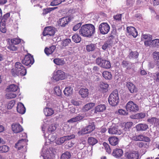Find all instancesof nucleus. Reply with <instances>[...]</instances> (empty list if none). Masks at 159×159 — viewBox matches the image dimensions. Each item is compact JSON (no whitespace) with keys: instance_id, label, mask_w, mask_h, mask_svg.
I'll list each match as a JSON object with an SVG mask.
<instances>
[{"instance_id":"obj_47","label":"nucleus","mask_w":159,"mask_h":159,"mask_svg":"<svg viewBox=\"0 0 159 159\" xmlns=\"http://www.w3.org/2000/svg\"><path fill=\"white\" fill-rule=\"evenodd\" d=\"M152 47L157 48H159V39H155L152 40Z\"/></svg>"},{"instance_id":"obj_51","label":"nucleus","mask_w":159,"mask_h":159,"mask_svg":"<svg viewBox=\"0 0 159 159\" xmlns=\"http://www.w3.org/2000/svg\"><path fill=\"white\" fill-rule=\"evenodd\" d=\"M137 145L139 148H144L148 147V145L146 143L143 142L138 143Z\"/></svg>"},{"instance_id":"obj_48","label":"nucleus","mask_w":159,"mask_h":159,"mask_svg":"<svg viewBox=\"0 0 159 159\" xmlns=\"http://www.w3.org/2000/svg\"><path fill=\"white\" fill-rule=\"evenodd\" d=\"M15 104V101L14 100H12L9 101L7 105L8 109H11Z\"/></svg>"},{"instance_id":"obj_19","label":"nucleus","mask_w":159,"mask_h":159,"mask_svg":"<svg viewBox=\"0 0 159 159\" xmlns=\"http://www.w3.org/2000/svg\"><path fill=\"white\" fill-rule=\"evenodd\" d=\"M100 66L102 68L106 69H109L111 67V65L109 61L100 59Z\"/></svg>"},{"instance_id":"obj_46","label":"nucleus","mask_w":159,"mask_h":159,"mask_svg":"<svg viewBox=\"0 0 159 159\" xmlns=\"http://www.w3.org/2000/svg\"><path fill=\"white\" fill-rule=\"evenodd\" d=\"M9 149V147L6 145H3L0 146V152H7L8 151Z\"/></svg>"},{"instance_id":"obj_27","label":"nucleus","mask_w":159,"mask_h":159,"mask_svg":"<svg viewBox=\"0 0 159 159\" xmlns=\"http://www.w3.org/2000/svg\"><path fill=\"white\" fill-rule=\"evenodd\" d=\"M56 48L55 46L52 45L49 48L46 47L44 49V52L45 54L48 56L52 54Z\"/></svg>"},{"instance_id":"obj_7","label":"nucleus","mask_w":159,"mask_h":159,"mask_svg":"<svg viewBox=\"0 0 159 159\" xmlns=\"http://www.w3.org/2000/svg\"><path fill=\"white\" fill-rule=\"evenodd\" d=\"M126 108L128 111L130 112H136L139 110L138 106L132 101H130L127 103Z\"/></svg>"},{"instance_id":"obj_52","label":"nucleus","mask_w":159,"mask_h":159,"mask_svg":"<svg viewBox=\"0 0 159 159\" xmlns=\"http://www.w3.org/2000/svg\"><path fill=\"white\" fill-rule=\"evenodd\" d=\"M71 42V39H66L62 41V45L65 47L68 46Z\"/></svg>"},{"instance_id":"obj_21","label":"nucleus","mask_w":159,"mask_h":159,"mask_svg":"<svg viewBox=\"0 0 159 159\" xmlns=\"http://www.w3.org/2000/svg\"><path fill=\"white\" fill-rule=\"evenodd\" d=\"M109 143L112 146H116L118 144L119 142V139L115 136L110 137L108 139Z\"/></svg>"},{"instance_id":"obj_25","label":"nucleus","mask_w":159,"mask_h":159,"mask_svg":"<svg viewBox=\"0 0 159 159\" xmlns=\"http://www.w3.org/2000/svg\"><path fill=\"white\" fill-rule=\"evenodd\" d=\"M84 117V116H83L79 114L78 116L69 120L67 122L69 123L76 122L82 120Z\"/></svg>"},{"instance_id":"obj_44","label":"nucleus","mask_w":159,"mask_h":159,"mask_svg":"<svg viewBox=\"0 0 159 159\" xmlns=\"http://www.w3.org/2000/svg\"><path fill=\"white\" fill-rule=\"evenodd\" d=\"M139 56V53L136 51H131L129 53V56L130 58L136 59Z\"/></svg>"},{"instance_id":"obj_5","label":"nucleus","mask_w":159,"mask_h":159,"mask_svg":"<svg viewBox=\"0 0 159 159\" xmlns=\"http://www.w3.org/2000/svg\"><path fill=\"white\" fill-rule=\"evenodd\" d=\"M129 136L130 139L134 141H143L145 142H149L150 139L148 137L144 136L143 134H139L138 135H135L130 134Z\"/></svg>"},{"instance_id":"obj_54","label":"nucleus","mask_w":159,"mask_h":159,"mask_svg":"<svg viewBox=\"0 0 159 159\" xmlns=\"http://www.w3.org/2000/svg\"><path fill=\"white\" fill-rule=\"evenodd\" d=\"M16 97V95L13 93H10L7 94L6 98L7 99H11L15 98Z\"/></svg>"},{"instance_id":"obj_49","label":"nucleus","mask_w":159,"mask_h":159,"mask_svg":"<svg viewBox=\"0 0 159 159\" xmlns=\"http://www.w3.org/2000/svg\"><path fill=\"white\" fill-rule=\"evenodd\" d=\"M56 125L52 124L49 126L48 129L49 132L52 133L56 129Z\"/></svg>"},{"instance_id":"obj_38","label":"nucleus","mask_w":159,"mask_h":159,"mask_svg":"<svg viewBox=\"0 0 159 159\" xmlns=\"http://www.w3.org/2000/svg\"><path fill=\"white\" fill-rule=\"evenodd\" d=\"M72 40L75 43H80L81 40V37L78 34H75L72 37Z\"/></svg>"},{"instance_id":"obj_64","label":"nucleus","mask_w":159,"mask_h":159,"mask_svg":"<svg viewBox=\"0 0 159 159\" xmlns=\"http://www.w3.org/2000/svg\"><path fill=\"white\" fill-rule=\"evenodd\" d=\"M94 114H98L99 112V105L96 106L94 109Z\"/></svg>"},{"instance_id":"obj_28","label":"nucleus","mask_w":159,"mask_h":159,"mask_svg":"<svg viewBox=\"0 0 159 159\" xmlns=\"http://www.w3.org/2000/svg\"><path fill=\"white\" fill-rule=\"evenodd\" d=\"M87 89L81 88L79 91V94L83 98H85L88 95L89 92Z\"/></svg>"},{"instance_id":"obj_20","label":"nucleus","mask_w":159,"mask_h":159,"mask_svg":"<svg viewBox=\"0 0 159 159\" xmlns=\"http://www.w3.org/2000/svg\"><path fill=\"white\" fill-rule=\"evenodd\" d=\"M16 110L18 113L21 114H24L26 110L24 105L21 102L18 103Z\"/></svg>"},{"instance_id":"obj_16","label":"nucleus","mask_w":159,"mask_h":159,"mask_svg":"<svg viewBox=\"0 0 159 159\" xmlns=\"http://www.w3.org/2000/svg\"><path fill=\"white\" fill-rule=\"evenodd\" d=\"M123 152L122 149L120 148H116L112 152V155L115 157L119 158L123 155Z\"/></svg>"},{"instance_id":"obj_26","label":"nucleus","mask_w":159,"mask_h":159,"mask_svg":"<svg viewBox=\"0 0 159 159\" xmlns=\"http://www.w3.org/2000/svg\"><path fill=\"white\" fill-rule=\"evenodd\" d=\"M109 85L107 83L102 82L100 83V91L102 93H105L108 91Z\"/></svg>"},{"instance_id":"obj_29","label":"nucleus","mask_w":159,"mask_h":159,"mask_svg":"<svg viewBox=\"0 0 159 159\" xmlns=\"http://www.w3.org/2000/svg\"><path fill=\"white\" fill-rule=\"evenodd\" d=\"M95 105V104L94 103H90L86 104L84 106L82 110L84 112H86L94 107Z\"/></svg>"},{"instance_id":"obj_50","label":"nucleus","mask_w":159,"mask_h":159,"mask_svg":"<svg viewBox=\"0 0 159 159\" xmlns=\"http://www.w3.org/2000/svg\"><path fill=\"white\" fill-rule=\"evenodd\" d=\"M0 30L1 32L3 33H5L7 31L4 24L1 21L0 23Z\"/></svg>"},{"instance_id":"obj_1","label":"nucleus","mask_w":159,"mask_h":159,"mask_svg":"<svg viewBox=\"0 0 159 159\" xmlns=\"http://www.w3.org/2000/svg\"><path fill=\"white\" fill-rule=\"evenodd\" d=\"M95 27L91 24H86L83 25L79 30V34L86 37H90L95 32Z\"/></svg>"},{"instance_id":"obj_17","label":"nucleus","mask_w":159,"mask_h":159,"mask_svg":"<svg viewBox=\"0 0 159 159\" xmlns=\"http://www.w3.org/2000/svg\"><path fill=\"white\" fill-rule=\"evenodd\" d=\"M154 62L158 69H159V52L155 51L153 53Z\"/></svg>"},{"instance_id":"obj_9","label":"nucleus","mask_w":159,"mask_h":159,"mask_svg":"<svg viewBox=\"0 0 159 159\" xmlns=\"http://www.w3.org/2000/svg\"><path fill=\"white\" fill-rule=\"evenodd\" d=\"M110 29V27L107 23H102L100 25V33L103 34H107Z\"/></svg>"},{"instance_id":"obj_32","label":"nucleus","mask_w":159,"mask_h":159,"mask_svg":"<svg viewBox=\"0 0 159 159\" xmlns=\"http://www.w3.org/2000/svg\"><path fill=\"white\" fill-rule=\"evenodd\" d=\"M72 92L73 89L70 87H66L63 91L64 94L67 96L72 95Z\"/></svg>"},{"instance_id":"obj_8","label":"nucleus","mask_w":159,"mask_h":159,"mask_svg":"<svg viewBox=\"0 0 159 159\" xmlns=\"http://www.w3.org/2000/svg\"><path fill=\"white\" fill-rule=\"evenodd\" d=\"M125 156L127 159H139V155L137 151H130L126 152Z\"/></svg>"},{"instance_id":"obj_31","label":"nucleus","mask_w":159,"mask_h":159,"mask_svg":"<svg viewBox=\"0 0 159 159\" xmlns=\"http://www.w3.org/2000/svg\"><path fill=\"white\" fill-rule=\"evenodd\" d=\"M145 114L144 113H140L132 116L131 118L134 119H140L145 117Z\"/></svg>"},{"instance_id":"obj_62","label":"nucleus","mask_w":159,"mask_h":159,"mask_svg":"<svg viewBox=\"0 0 159 159\" xmlns=\"http://www.w3.org/2000/svg\"><path fill=\"white\" fill-rule=\"evenodd\" d=\"M10 16V13H7L5 14L3 16L2 19L1 20V22L2 20H4V21L5 22V20H7Z\"/></svg>"},{"instance_id":"obj_42","label":"nucleus","mask_w":159,"mask_h":159,"mask_svg":"<svg viewBox=\"0 0 159 159\" xmlns=\"http://www.w3.org/2000/svg\"><path fill=\"white\" fill-rule=\"evenodd\" d=\"M54 90L55 93L57 96H60L61 95L62 91L59 86H57L54 87Z\"/></svg>"},{"instance_id":"obj_58","label":"nucleus","mask_w":159,"mask_h":159,"mask_svg":"<svg viewBox=\"0 0 159 159\" xmlns=\"http://www.w3.org/2000/svg\"><path fill=\"white\" fill-rule=\"evenodd\" d=\"M142 38L144 39L151 40L152 39V36L151 35L144 34L143 35Z\"/></svg>"},{"instance_id":"obj_57","label":"nucleus","mask_w":159,"mask_h":159,"mask_svg":"<svg viewBox=\"0 0 159 159\" xmlns=\"http://www.w3.org/2000/svg\"><path fill=\"white\" fill-rule=\"evenodd\" d=\"M82 23H79L75 25L73 28V30L74 31H76L78 30L80 27H81Z\"/></svg>"},{"instance_id":"obj_37","label":"nucleus","mask_w":159,"mask_h":159,"mask_svg":"<svg viewBox=\"0 0 159 159\" xmlns=\"http://www.w3.org/2000/svg\"><path fill=\"white\" fill-rule=\"evenodd\" d=\"M18 89V87L16 85L12 84L9 85L7 89L10 92H15Z\"/></svg>"},{"instance_id":"obj_6","label":"nucleus","mask_w":159,"mask_h":159,"mask_svg":"<svg viewBox=\"0 0 159 159\" xmlns=\"http://www.w3.org/2000/svg\"><path fill=\"white\" fill-rule=\"evenodd\" d=\"M22 63L26 66H30L34 62V59L33 56L29 53L26 55L22 60Z\"/></svg>"},{"instance_id":"obj_2","label":"nucleus","mask_w":159,"mask_h":159,"mask_svg":"<svg viewBox=\"0 0 159 159\" xmlns=\"http://www.w3.org/2000/svg\"><path fill=\"white\" fill-rule=\"evenodd\" d=\"M11 73L14 77L19 75L23 76L26 75V70L21 63L17 62L15 63V68L11 70Z\"/></svg>"},{"instance_id":"obj_61","label":"nucleus","mask_w":159,"mask_h":159,"mask_svg":"<svg viewBox=\"0 0 159 159\" xmlns=\"http://www.w3.org/2000/svg\"><path fill=\"white\" fill-rule=\"evenodd\" d=\"M112 44H109V43L107 42V41L102 46V48L104 50H106L108 47L109 46H111Z\"/></svg>"},{"instance_id":"obj_23","label":"nucleus","mask_w":159,"mask_h":159,"mask_svg":"<svg viewBox=\"0 0 159 159\" xmlns=\"http://www.w3.org/2000/svg\"><path fill=\"white\" fill-rule=\"evenodd\" d=\"M126 86L131 93H133L137 92V89L135 85L132 83L127 82Z\"/></svg>"},{"instance_id":"obj_22","label":"nucleus","mask_w":159,"mask_h":159,"mask_svg":"<svg viewBox=\"0 0 159 159\" xmlns=\"http://www.w3.org/2000/svg\"><path fill=\"white\" fill-rule=\"evenodd\" d=\"M44 113L46 116H50L54 113V110L52 108L46 107L43 110Z\"/></svg>"},{"instance_id":"obj_35","label":"nucleus","mask_w":159,"mask_h":159,"mask_svg":"<svg viewBox=\"0 0 159 159\" xmlns=\"http://www.w3.org/2000/svg\"><path fill=\"white\" fill-rule=\"evenodd\" d=\"M133 125V123L131 122H128L124 124L123 129L125 131H129L131 127Z\"/></svg>"},{"instance_id":"obj_24","label":"nucleus","mask_w":159,"mask_h":159,"mask_svg":"<svg viewBox=\"0 0 159 159\" xmlns=\"http://www.w3.org/2000/svg\"><path fill=\"white\" fill-rule=\"evenodd\" d=\"M25 141L24 139L20 140L18 142L16 143L15 146V147L19 150L23 148L25 145Z\"/></svg>"},{"instance_id":"obj_60","label":"nucleus","mask_w":159,"mask_h":159,"mask_svg":"<svg viewBox=\"0 0 159 159\" xmlns=\"http://www.w3.org/2000/svg\"><path fill=\"white\" fill-rule=\"evenodd\" d=\"M152 39L151 40H148L145 41L144 42V45L146 46H152Z\"/></svg>"},{"instance_id":"obj_3","label":"nucleus","mask_w":159,"mask_h":159,"mask_svg":"<svg viewBox=\"0 0 159 159\" xmlns=\"http://www.w3.org/2000/svg\"><path fill=\"white\" fill-rule=\"evenodd\" d=\"M109 104L112 106H117L119 103L118 92L117 89L113 90L110 94L108 99Z\"/></svg>"},{"instance_id":"obj_30","label":"nucleus","mask_w":159,"mask_h":159,"mask_svg":"<svg viewBox=\"0 0 159 159\" xmlns=\"http://www.w3.org/2000/svg\"><path fill=\"white\" fill-rule=\"evenodd\" d=\"M103 78L107 80H111L112 79V75L111 73L108 71H104L102 73Z\"/></svg>"},{"instance_id":"obj_59","label":"nucleus","mask_w":159,"mask_h":159,"mask_svg":"<svg viewBox=\"0 0 159 159\" xmlns=\"http://www.w3.org/2000/svg\"><path fill=\"white\" fill-rule=\"evenodd\" d=\"M118 112L119 114L121 115H126L128 114L127 112L122 109H119L118 110Z\"/></svg>"},{"instance_id":"obj_15","label":"nucleus","mask_w":159,"mask_h":159,"mask_svg":"<svg viewBox=\"0 0 159 159\" xmlns=\"http://www.w3.org/2000/svg\"><path fill=\"white\" fill-rule=\"evenodd\" d=\"M116 29L112 30L111 34L108 38L107 42L109 44H112L113 40L115 39L116 36Z\"/></svg>"},{"instance_id":"obj_11","label":"nucleus","mask_w":159,"mask_h":159,"mask_svg":"<svg viewBox=\"0 0 159 159\" xmlns=\"http://www.w3.org/2000/svg\"><path fill=\"white\" fill-rule=\"evenodd\" d=\"M55 33L54 30L51 26L45 27L43 32V34L44 36L47 35L53 36Z\"/></svg>"},{"instance_id":"obj_34","label":"nucleus","mask_w":159,"mask_h":159,"mask_svg":"<svg viewBox=\"0 0 159 159\" xmlns=\"http://www.w3.org/2000/svg\"><path fill=\"white\" fill-rule=\"evenodd\" d=\"M69 18L67 17H64L60 20V25L61 27H64L68 24L69 22Z\"/></svg>"},{"instance_id":"obj_39","label":"nucleus","mask_w":159,"mask_h":159,"mask_svg":"<svg viewBox=\"0 0 159 159\" xmlns=\"http://www.w3.org/2000/svg\"><path fill=\"white\" fill-rule=\"evenodd\" d=\"M96 45L94 44L91 43L86 45V49L88 52H92L95 50Z\"/></svg>"},{"instance_id":"obj_56","label":"nucleus","mask_w":159,"mask_h":159,"mask_svg":"<svg viewBox=\"0 0 159 159\" xmlns=\"http://www.w3.org/2000/svg\"><path fill=\"white\" fill-rule=\"evenodd\" d=\"M114 19L117 21H121V14H118L113 16Z\"/></svg>"},{"instance_id":"obj_14","label":"nucleus","mask_w":159,"mask_h":159,"mask_svg":"<svg viewBox=\"0 0 159 159\" xmlns=\"http://www.w3.org/2000/svg\"><path fill=\"white\" fill-rule=\"evenodd\" d=\"M135 128L137 131H143L148 128V126L145 123H139L137 125Z\"/></svg>"},{"instance_id":"obj_12","label":"nucleus","mask_w":159,"mask_h":159,"mask_svg":"<svg viewBox=\"0 0 159 159\" xmlns=\"http://www.w3.org/2000/svg\"><path fill=\"white\" fill-rule=\"evenodd\" d=\"M126 30L129 35L132 36L134 38H136L138 35V32L136 29L133 26L127 27Z\"/></svg>"},{"instance_id":"obj_36","label":"nucleus","mask_w":159,"mask_h":159,"mask_svg":"<svg viewBox=\"0 0 159 159\" xmlns=\"http://www.w3.org/2000/svg\"><path fill=\"white\" fill-rule=\"evenodd\" d=\"M108 132L109 134H117L118 130L117 126H114L113 127L109 128Z\"/></svg>"},{"instance_id":"obj_4","label":"nucleus","mask_w":159,"mask_h":159,"mask_svg":"<svg viewBox=\"0 0 159 159\" xmlns=\"http://www.w3.org/2000/svg\"><path fill=\"white\" fill-rule=\"evenodd\" d=\"M95 128L94 124L91 123L79 131L77 134L79 136L88 134L93 131L95 129Z\"/></svg>"},{"instance_id":"obj_13","label":"nucleus","mask_w":159,"mask_h":159,"mask_svg":"<svg viewBox=\"0 0 159 159\" xmlns=\"http://www.w3.org/2000/svg\"><path fill=\"white\" fill-rule=\"evenodd\" d=\"M12 131L15 133L22 132L23 130L22 127L19 123H14L11 125Z\"/></svg>"},{"instance_id":"obj_10","label":"nucleus","mask_w":159,"mask_h":159,"mask_svg":"<svg viewBox=\"0 0 159 159\" xmlns=\"http://www.w3.org/2000/svg\"><path fill=\"white\" fill-rule=\"evenodd\" d=\"M65 76V72L61 70H58L54 74L53 78L55 80L57 81L64 79Z\"/></svg>"},{"instance_id":"obj_53","label":"nucleus","mask_w":159,"mask_h":159,"mask_svg":"<svg viewBox=\"0 0 159 159\" xmlns=\"http://www.w3.org/2000/svg\"><path fill=\"white\" fill-rule=\"evenodd\" d=\"M11 43L15 45H17L19 44L21 42V39L17 38H15L12 39L11 40Z\"/></svg>"},{"instance_id":"obj_40","label":"nucleus","mask_w":159,"mask_h":159,"mask_svg":"<svg viewBox=\"0 0 159 159\" xmlns=\"http://www.w3.org/2000/svg\"><path fill=\"white\" fill-rule=\"evenodd\" d=\"M103 147L102 148H104L106 152L108 154H110L111 152V150L109 145L106 142H104L102 144Z\"/></svg>"},{"instance_id":"obj_18","label":"nucleus","mask_w":159,"mask_h":159,"mask_svg":"<svg viewBox=\"0 0 159 159\" xmlns=\"http://www.w3.org/2000/svg\"><path fill=\"white\" fill-rule=\"evenodd\" d=\"M147 121L148 122L155 126L159 125V119L155 117H152L151 118L147 119Z\"/></svg>"},{"instance_id":"obj_63","label":"nucleus","mask_w":159,"mask_h":159,"mask_svg":"<svg viewBox=\"0 0 159 159\" xmlns=\"http://www.w3.org/2000/svg\"><path fill=\"white\" fill-rule=\"evenodd\" d=\"M134 3V1L132 0H127V5L129 7H132L133 6Z\"/></svg>"},{"instance_id":"obj_33","label":"nucleus","mask_w":159,"mask_h":159,"mask_svg":"<svg viewBox=\"0 0 159 159\" xmlns=\"http://www.w3.org/2000/svg\"><path fill=\"white\" fill-rule=\"evenodd\" d=\"M53 62L55 64L59 66H62L65 64V61L63 58H55L53 60Z\"/></svg>"},{"instance_id":"obj_41","label":"nucleus","mask_w":159,"mask_h":159,"mask_svg":"<svg viewBox=\"0 0 159 159\" xmlns=\"http://www.w3.org/2000/svg\"><path fill=\"white\" fill-rule=\"evenodd\" d=\"M71 157V155L70 152H66L62 154L61 159H70Z\"/></svg>"},{"instance_id":"obj_43","label":"nucleus","mask_w":159,"mask_h":159,"mask_svg":"<svg viewBox=\"0 0 159 159\" xmlns=\"http://www.w3.org/2000/svg\"><path fill=\"white\" fill-rule=\"evenodd\" d=\"M66 0H53L50 3V5L55 6L60 4L62 2H64Z\"/></svg>"},{"instance_id":"obj_55","label":"nucleus","mask_w":159,"mask_h":159,"mask_svg":"<svg viewBox=\"0 0 159 159\" xmlns=\"http://www.w3.org/2000/svg\"><path fill=\"white\" fill-rule=\"evenodd\" d=\"M7 48L10 51H15L17 49V48L13 44L10 45L8 46Z\"/></svg>"},{"instance_id":"obj_45","label":"nucleus","mask_w":159,"mask_h":159,"mask_svg":"<svg viewBox=\"0 0 159 159\" xmlns=\"http://www.w3.org/2000/svg\"><path fill=\"white\" fill-rule=\"evenodd\" d=\"M88 141L89 144L92 145H95L98 142L97 140L96 139L93 137L89 138Z\"/></svg>"}]
</instances>
